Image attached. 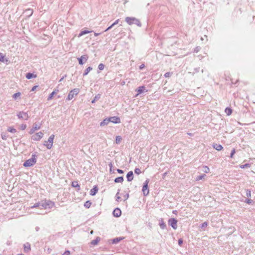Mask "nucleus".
I'll use <instances>...</instances> for the list:
<instances>
[{
	"instance_id": "nucleus-1",
	"label": "nucleus",
	"mask_w": 255,
	"mask_h": 255,
	"mask_svg": "<svg viewBox=\"0 0 255 255\" xmlns=\"http://www.w3.org/2000/svg\"><path fill=\"white\" fill-rule=\"evenodd\" d=\"M54 206V203L50 201L43 200L35 204L31 208L39 207L41 209H47L51 208Z\"/></svg>"
},
{
	"instance_id": "nucleus-2",
	"label": "nucleus",
	"mask_w": 255,
	"mask_h": 255,
	"mask_svg": "<svg viewBox=\"0 0 255 255\" xmlns=\"http://www.w3.org/2000/svg\"><path fill=\"white\" fill-rule=\"evenodd\" d=\"M125 21L129 24H136L138 26H141V24L139 20L135 17H127L125 18Z\"/></svg>"
},
{
	"instance_id": "nucleus-3",
	"label": "nucleus",
	"mask_w": 255,
	"mask_h": 255,
	"mask_svg": "<svg viewBox=\"0 0 255 255\" xmlns=\"http://www.w3.org/2000/svg\"><path fill=\"white\" fill-rule=\"evenodd\" d=\"M36 162V158L34 155H32V157L27 160L23 164L25 167H30L33 166Z\"/></svg>"
},
{
	"instance_id": "nucleus-4",
	"label": "nucleus",
	"mask_w": 255,
	"mask_h": 255,
	"mask_svg": "<svg viewBox=\"0 0 255 255\" xmlns=\"http://www.w3.org/2000/svg\"><path fill=\"white\" fill-rule=\"evenodd\" d=\"M54 138V135H51L47 141H45L44 145H45L47 149H51L53 146V140Z\"/></svg>"
},
{
	"instance_id": "nucleus-5",
	"label": "nucleus",
	"mask_w": 255,
	"mask_h": 255,
	"mask_svg": "<svg viewBox=\"0 0 255 255\" xmlns=\"http://www.w3.org/2000/svg\"><path fill=\"white\" fill-rule=\"evenodd\" d=\"M79 92V89L78 88L74 89L71 90L68 96L67 100H72L76 95H77Z\"/></svg>"
},
{
	"instance_id": "nucleus-6",
	"label": "nucleus",
	"mask_w": 255,
	"mask_h": 255,
	"mask_svg": "<svg viewBox=\"0 0 255 255\" xmlns=\"http://www.w3.org/2000/svg\"><path fill=\"white\" fill-rule=\"evenodd\" d=\"M17 116L18 119L23 120H27L29 118L28 114L27 112H19L17 114Z\"/></svg>"
},
{
	"instance_id": "nucleus-7",
	"label": "nucleus",
	"mask_w": 255,
	"mask_h": 255,
	"mask_svg": "<svg viewBox=\"0 0 255 255\" xmlns=\"http://www.w3.org/2000/svg\"><path fill=\"white\" fill-rule=\"evenodd\" d=\"M149 180H146L144 183V185L142 187V192L144 196H146L149 193V190L148 189V183Z\"/></svg>"
},
{
	"instance_id": "nucleus-8",
	"label": "nucleus",
	"mask_w": 255,
	"mask_h": 255,
	"mask_svg": "<svg viewBox=\"0 0 255 255\" xmlns=\"http://www.w3.org/2000/svg\"><path fill=\"white\" fill-rule=\"evenodd\" d=\"M43 136V133L42 132H39L31 136V139L33 140H39Z\"/></svg>"
},
{
	"instance_id": "nucleus-9",
	"label": "nucleus",
	"mask_w": 255,
	"mask_h": 255,
	"mask_svg": "<svg viewBox=\"0 0 255 255\" xmlns=\"http://www.w3.org/2000/svg\"><path fill=\"white\" fill-rule=\"evenodd\" d=\"M40 128V126L38 125L36 123L33 124L32 128L30 129L29 131V133L30 134L33 133L35 130H37Z\"/></svg>"
},
{
	"instance_id": "nucleus-10",
	"label": "nucleus",
	"mask_w": 255,
	"mask_h": 255,
	"mask_svg": "<svg viewBox=\"0 0 255 255\" xmlns=\"http://www.w3.org/2000/svg\"><path fill=\"white\" fill-rule=\"evenodd\" d=\"M177 221L175 219H170L169 220V224L171 226V227L174 229H176L177 227Z\"/></svg>"
},
{
	"instance_id": "nucleus-11",
	"label": "nucleus",
	"mask_w": 255,
	"mask_h": 255,
	"mask_svg": "<svg viewBox=\"0 0 255 255\" xmlns=\"http://www.w3.org/2000/svg\"><path fill=\"white\" fill-rule=\"evenodd\" d=\"M109 119L110 120V122L113 123L119 124L121 123L120 118L117 117H112L109 118Z\"/></svg>"
},
{
	"instance_id": "nucleus-12",
	"label": "nucleus",
	"mask_w": 255,
	"mask_h": 255,
	"mask_svg": "<svg viewBox=\"0 0 255 255\" xmlns=\"http://www.w3.org/2000/svg\"><path fill=\"white\" fill-rule=\"evenodd\" d=\"M88 58V56L87 55L82 56L80 58H78L79 63L80 65H83L84 63L83 61L84 60L85 61H86Z\"/></svg>"
},
{
	"instance_id": "nucleus-13",
	"label": "nucleus",
	"mask_w": 255,
	"mask_h": 255,
	"mask_svg": "<svg viewBox=\"0 0 255 255\" xmlns=\"http://www.w3.org/2000/svg\"><path fill=\"white\" fill-rule=\"evenodd\" d=\"M113 214L115 217H119L121 215V211L117 208L114 210Z\"/></svg>"
},
{
	"instance_id": "nucleus-14",
	"label": "nucleus",
	"mask_w": 255,
	"mask_h": 255,
	"mask_svg": "<svg viewBox=\"0 0 255 255\" xmlns=\"http://www.w3.org/2000/svg\"><path fill=\"white\" fill-rule=\"evenodd\" d=\"M133 172L132 171H129L127 175V180L128 181H131L133 179Z\"/></svg>"
},
{
	"instance_id": "nucleus-15",
	"label": "nucleus",
	"mask_w": 255,
	"mask_h": 255,
	"mask_svg": "<svg viewBox=\"0 0 255 255\" xmlns=\"http://www.w3.org/2000/svg\"><path fill=\"white\" fill-rule=\"evenodd\" d=\"M110 122V120L109 119V118L105 119V120H103V122H102L100 123V126L103 127L106 125H107Z\"/></svg>"
},
{
	"instance_id": "nucleus-16",
	"label": "nucleus",
	"mask_w": 255,
	"mask_h": 255,
	"mask_svg": "<svg viewBox=\"0 0 255 255\" xmlns=\"http://www.w3.org/2000/svg\"><path fill=\"white\" fill-rule=\"evenodd\" d=\"M145 90V87L144 86H141L138 87V88L137 89V94L135 95V97H137L138 95L141 94L143 93V92Z\"/></svg>"
},
{
	"instance_id": "nucleus-17",
	"label": "nucleus",
	"mask_w": 255,
	"mask_h": 255,
	"mask_svg": "<svg viewBox=\"0 0 255 255\" xmlns=\"http://www.w3.org/2000/svg\"><path fill=\"white\" fill-rule=\"evenodd\" d=\"M30 250V245L29 243H27L24 244V251L25 252H28Z\"/></svg>"
},
{
	"instance_id": "nucleus-18",
	"label": "nucleus",
	"mask_w": 255,
	"mask_h": 255,
	"mask_svg": "<svg viewBox=\"0 0 255 255\" xmlns=\"http://www.w3.org/2000/svg\"><path fill=\"white\" fill-rule=\"evenodd\" d=\"M24 13L28 16H31L33 13V10L31 9H27L25 10Z\"/></svg>"
},
{
	"instance_id": "nucleus-19",
	"label": "nucleus",
	"mask_w": 255,
	"mask_h": 255,
	"mask_svg": "<svg viewBox=\"0 0 255 255\" xmlns=\"http://www.w3.org/2000/svg\"><path fill=\"white\" fill-rule=\"evenodd\" d=\"M123 181L124 178L122 176L117 177L115 179V182L116 183H122Z\"/></svg>"
},
{
	"instance_id": "nucleus-20",
	"label": "nucleus",
	"mask_w": 255,
	"mask_h": 255,
	"mask_svg": "<svg viewBox=\"0 0 255 255\" xmlns=\"http://www.w3.org/2000/svg\"><path fill=\"white\" fill-rule=\"evenodd\" d=\"M20 96L21 93L20 92H17L12 95V98L16 100L17 99L20 98Z\"/></svg>"
},
{
	"instance_id": "nucleus-21",
	"label": "nucleus",
	"mask_w": 255,
	"mask_h": 255,
	"mask_svg": "<svg viewBox=\"0 0 255 255\" xmlns=\"http://www.w3.org/2000/svg\"><path fill=\"white\" fill-rule=\"evenodd\" d=\"M33 77L34 78L36 77V75H34L33 74H32L31 73H28L26 75V78L27 79H30L32 78Z\"/></svg>"
},
{
	"instance_id": "nucleus-22",
	"label": "nucleus",
	"mask_w": 255,
	"mask_h": 255,
	"mask_svg": "<svg viewBox=\"0 0 255 255\" xmlns=\"http://www.w3.org/2000/svg\"><path fill=\"white\" fill-rule=\"evenodd\" d=\"M214 148L218 151L221 150L223 149V147L221 145L217 144L214 145Z\"/></svg>"
},
{
	"instance_id": "nucleus-23",
	"label": "nucleus",
	"mask_w": 255,
	"mask_h": 255,
	"mask_svg": "<svg viewBox=\"0 0 255 255\" xmlns=\"http://www.w3.org/2000/svg\"><path fill=\"white\" fill-rule=\"evenodd\" d=\"M101 98V95L97 94L96 95L94 98V99L92 101V103H94L96 101L99 100Z\"/></svg>"
},
{
	"instance_id": "nucleus-24",
	"label": "nucleus",
	"mask_w": 255,
	"mask_h": 255,
	"mask_svg": "<svg viewBox=\"0 0 255 255\" xmlns=\"http://www.w3.org/2000/svg\"><path fill=\"white\" fill-rule=\"evenodd\" d=\"M72 186L74 187H77L78 188L77 189L78 190H79L80 189V185L78 184L77 182H76V181L73 182L72 183Z\"/></svg>"
},
{
	"instance_id": "nucleus-25",
	"label": "nucleus",
	"mask_w": 255,
	"mask_h": 255,
	"mask_svg": "<svg viewBox=\"0 0 255 255\" xmlns=\"http://www.w3.org/2000/svg\"><path fill=\"white\" fill-rule=\"evenodd\" d=\"M98 189L96 187H94V188L92 189L90 191V194L91 195H94L96 194V193L97 192Z\"/></svg>"
},
{
	"instance_id": "nucleus-26",
	"label": "nucleus",
	"mask_w": 255,
	"mask_h": 255,
	"mask_svg": "<svg viewBox=\"0 0 255 255\" xmlns=\"http://www.w3.org/2000/svg\"><path fill=\"white\" fill-rule=\"evenodd\" d=\"M119 21V19H117V20H116L114 23H113L110 26H109L107 29L105 30V31H107L111 29L115 25L118 24Z\"/></svg>"
},
{
	"instance_id": "nucleus-27",
	"label": "nucleus",
	"mask_w": 255,
	"mask_h": 255,
	"mask_svg": "<svg viewBox=\"0 0 255 255\" xmlns=\"http://www.w3.org/2000/svg\"><path fill=\"white\" fill-rule=\"evenodd\" d=\"M91 31H88V30H83V31H82L78 35V37H80L82 36H83V35H85L86 34H88V33H89Z\"/></svg>"
},
{
	"instance_id": "nucleus-28",
	"label": "nucleus",
	"mask_w": 255,
	"mask_h": 255,
	"mask_svg": "<svg viewBox=\"0 0 255 255\" xmlns=\"http://www.w3.org/2000/svg\"><path fill=\"white\" fill-rule=\"evenodd\" d=\"M92 70V68L91 67H88L85 70L83 74L84 76L87 75L89 72Z\"/></svg>"
},
{
	"instance_id": "nucleus-29",
	"label": "nucleus",
	"mask_w": 255,
	"mask_h": 255,
	"mask_svg": "<svg viewBox=\"0 0 255 255\" xmlns=\"http://www.w3.org/2000/svg\"><path fill=\"white\" fill-rule=\"evenodd\" d=\"M225 113H226V114L228 115V116H229L232 113V110L231 109L229 108H227L226 109H225Z\"/></svg>"
},
{
	"instance_id": "nucleus-30",
	"label": "nucleus",
	"mask_w": 255,
	"mask_h": 255,
	"mask_svg": "<svg viewBox=\"0 0 255 255\" xmlns=\"http://www.w3.org/2000/svg\"><path fill=\"white\" fill-rule=\"evenodd\" d=\"M5 61H7V60L5 59V56L2 53H0V61L4 62Z\"/></svg>"
},
{
	"instance_id": "nucleus-31",
	"label": "nucleus",
	"mask_w": 255,
	"mask_h": 255,
	"mask_svg": "<svg viewBox=\"0 0 255 255\" xmlns=\"http://www.w3.org/2000/svg\"><path fill=\"white\" fill-rule=\"evenodd\" d=\"M58 91V90H55L53 92H52L49 96V97H48V99L47 100L49 101V100H50L52 99L53 96L54 95V94L56 93V91Z\"/></svg>"
},
{
	"instance_id": "nucleus-32",
	"label": "nucleus",
	"mask_w": 255,
	"mask_h": 255,
	"mask_svg": "<svg viewBox=\"0 0 255 255\" xmlns=\"http://www.w3.org/2000/svg\"><path fill=\"white\" fill-rule=\"evenodd\" d=\"M202 171L205 173H208L210 171V169L208 166H204L203 167Z\"/></svg>"
},
{
	"instance_id": "nucleus-33",
	"label": "nucleus",
	"mask_w": 255,
	"mask_h": 255,
	"mask_svg": "<svg viewBox=\"0 0 255 255\" xmlns=\"http://www.w3.org/2000/svg\"><path fill=\"white\" fill-rule=\"evenodd\" d=\"M7 130L9 131V132H12V133H15L16 132V129L12 128V127H9L8 128H7Z\"/></svg>"
},
{
	"instance_id": "nucleus-34",
	"label": "nucleus",
	"mask_w": 255,
	"mask_h": 255,
	"mask_svg": "<svg viewBox=\"0 0 255 255\" xmlns=\"http://www.w3.org/2000/svg\"><path fill=\"white\" fill-rule=\"evenodd\" d=\"M122 140V137L120 136H117L116 137V142L117 144H119L121 142Z\"/></svg>"
},
{
	"instance_id": "nucleus-35",
	"label": "nucleus",
	"mask_w": 255,
	"mask_h": 255,
	"mask_svg": "<svg viewBox=\"0 0 255 255\" xmlns=\"http://www.w3.org/2000/svg\"><path fill=\"white\" fill-rule=\"evenodd\" d=\"M159 226L162 229H164L166 227L165 224L162 221L160 222Z\"/></svg>"
},
{
	"instance_id": "nucleus-36",
	"label": "nucleus",
	"mask_w": 255,
	"mask_h": 255,
	"mask_svg": "<svg viewBox=\"0 0 255 255\" xmlns=\"http://www.w3.org/2000/svg\"><path fill=\"white\" fill-rule=\"evenodd\" d=\"M208 226V224L207 222H204L203 223V224H202L200 228L203 229V230H204Z\"/></svg>"
},
{
	"instance_id": "nucleus-37",
	"label": "nucleus",
	"mask_w": 255,
	"mask_h": 255,
	"mask_svg": "<svg viewBox=\"0 0 255 255\" xmlns=\"http://www.w3.org/2000/svg\"><path fill=\"white\" fill-rule=\"evenodd\" d=\"M206 176V175L205 174H202L201 175H200L199 176H198L197 178H196V180H202Z\"/></svg>"
},
{
	"instance_id": "nucleus-38",
	"label": "nucleus",
	"mask_w": 255,
	"mask_h": 255,
	"mask_svg": "<svg viewBox=\"0 0 255 255\" xmlns=\"http://www.w3.org/2000/svg\"><path fill=\"white\" fill-rule=\"evenodd\" d=\"M250 167V165L248 163L240 165V167L241 168H248Z\"/></svg>"
},
{
	"instance_id": "nucleus-39",
	"label": "nucleus",
	"mask_w": 255,
	"mask_h": 255,
	"mask_svg": "<svg viewBox=\"0 0 255 255\" xmlns=\"http://www.w3.org/2000/svg\"><path fill=\"white\" fill-rule=\"evenodd\" d=\"M91 203L90 201H87L85 204L84 206L87 208H89L91 206Z\"/></svg>"
},
{
	"instance_id": "nucleus-40",
	"label": "nucleus",
	"mask_w": 255,
	"mask_h": 255,
	"mask_svg": "<svg viewBox=\"0 0 255 255\" xmlns=\"http://www.w3.org/2000/svg\"><path fill=\"white\" fill-rule=\"evenodd\" d=\"M104 67H105L104 65L103 64H102V63H101V64H100L99 65L98 68H99V70H102L104 69Z\"/></svg>"
},
{
	"instance_id": "nucleus-41",
	"label": "nucleus",
	"mask_w": 255,
	"mask_h": 255,
	"mask_svg": "<svg viewBox=\"0 0 255 255\" xmlns=\"http://www.w3.org/2000/svg\"><path fill=\"white\" fill-rule=\"evenodd\" d=\"M99 240H93V241L91 242V245H94V246L96 245L99 243Z\"/></svg>"
},
{
	"instance_id": "nucleus-42",
	"label": "nucleus",
	"mask_w": 255,
	"mask_h": 255,
	"mask_svg": "<svg viewBox=\"0 0 255 255\" xmlns=\"http://www.w3.org/2000/svg\"><path fill=\"white\" fill-rule=\"evenodd\" d=\"M1 138L3 140H6L7 138V136L6 135V134L4 133H2L1 134Z\"/></svg>"
},
{
	"instance_id": "nucleus-43",
	"label": "nucleus",
	"mask_w": 255,
	"mask_h": 255,
	"mask_svg": "<svg viewBox=\"0 0 255 255\" xmlns=\"http://www.w3.org/2000/svg\"><path fill=\"white\" fill-rule=\"evenodd\" d=\"M172 75V73H170V72H167L165 74H164V76L166 77V78H169V77L171 76V75Z\"/></svg>"
},
{
	"instance_id": "nucleus-44",
	"label": "nucleus",
	"mask_w": 255,
	"mask_h": 255,
	"mask_svg": "<svg viewBox=\"0 0 255 255\" xmlns=\"http://www.w3.org/2000/svg\"><path fill=\"white\" fill-rule=\"evenodd\" d=\"M135 173L139 174L141 173L140 170L139 168H135L134 170Z\"/></svg>"
},
{
	"instance_id": "nucleus-45",
	"label": "nucleus",
	"mask_w": 255,
	"mask_h": 255,
	"mask_svg": "<svg viewBox=\"0 0 255 255\" xmlns=\"http://www.w3.org/2000/svg\"><path fill=\"white\" fill-rule=\"evenodd\" d=\"M26 128V125H24V124H22L21 125H20V129L21 130H24Z\"/></svg>"
},
{
	"instance_id": "nucleus-46",
	"label": "nucleus",
	"mask_w": 255,
	"mask_h": 255,
	"mask_svg": "<svg viewBox=\"0 0 255 255\" xmlns=\"http://www.w3.org/2000/svg\"><path fill=\"white\" fill-rule=\"evenodd\" d=\"M236 152V150H235V149H233L231 152V155H230V157L231 158H233V156L234 155V154Z\"/></svg>"
},
{
	"instance_id": "nucleus-47",
	"label": "nucleus",
	"mask_w": 255,
	"mask_h": 255,
	"mask_svg": "<svg viewBox=\"0 0 255 255\" xmlns=\"http://www.w3.org/2000/svg\"><path fill=\"white\" fill-rule=\"evenodd\" d=\"M246 195H247V196H248L249 197L251 196V192L250 190H247Z\"/></svg>"
},
{
	"instance_id": "nucleus-48",
	"label": "nucleus",
	"mask_w": 255,
	"mask_h": 255,
	"mask_svg": "<svg viewBox=\"0 0 255 255\" xmlns=\"http://www.w3.org/2000/svg\"><path fill=\"white\" fill-rule=\"evenodd\" d=\"M245 202L248 204H250L252 203L253 200L251 199H246Z\"/></svg>"
},
{
	"instance_id": "nucleus-49",
	"label": "nucleus",
	"mask_w": 255,
	"mask_h": 255,
	"mask_svg": "<svg viewBox=\"0 0 255 255\" xmlns=\"http://www.w3.org/2000/svg\"><path fill=\"white\" fill-rule=\"evenodd\" d=\"M120 240H112V244H118Z\"/></svg>"
},
{
	"instance_id": "nucleus-50",
	"label": "nucleus",
	"mask_w": 255,
	"mask_h": 255,
	"mask_svg": "<svg viewBox=\"0 0 255 255\" xmlns=\"http://www.w3.org/2000/svg\"><path fill=\"white\" fill-rule=\"evenodd\" d=\"M70 252L69 251H66L62 255H70Z\"/></svg>"
},
{
	"instance_id": "nucleus-51",
	"label": "nucleus",
	"mask_w": 255,
	"mask_h": 255,
	"mask_svg": "<svg viewBox=\"0 0 255 255\" xmlns=\"http://www.w3.org/2000/svg\"><path fill=\"white\" fill-rule=\"evenodd\" d=\"M117 171H118V172L119 173H120V174H122V173H124V171H123L122 170L120 169H117Z\"/></svg>"
},
{
	"instance_id": "nucleus-52",
	"label": "nucleus",
	"mask_w": 255,
	"mask_h": 255,
	"mask_svg": "<svg viewBox=\"0 0 255 255\" xmlns=\"http://www.w3.org/2000/svg\"><path fill=\"white\" fill-rule=\"evenodd\" d=\"M118 194H119V192H118V193H117V195H116V196H117L116 200H117V201H119V200L121 199V197H120V196H118Z\"/></svg>"
},
{
	"instance_id": "nucleus-53",
	"label": "nucleus",
	"mask_w": 255,
	"mask_h": 255,
	"mask_svg": "<svg viewBox=\"0 0 255 255\" xmlns=\"http://www.w3.org/2000/svg\"><path fill=\"white\" fill-rule=\"evenodd\" d=\"M128 194H126L125 196H124V198H125V200H126L128 199Z\"/></svg>"
},
{
	"instance_id": "nucleus-54",
	"label": "nucleus",
	"mask_w": 255,
	"mask_h": 255,
	"mask_svg": "<svg viewBox=\"0 0 255 255\" xmlns=\"http://www.w3.org/2000/svg\"><path fill=\"white\" fill-rule=\"evenodd\" d=\"M178 245L179 246H181V245L183 244V240H178Z\"/></svg>"
},
{
	"instance_id": "nucleus-55",
	"label": "nucleus",
	"mask_w": 255,
	"mask_h": 255,
	"mask_svg": "<svg viewBox=\"0 0 255 255\" xmlns=\"http://www.w3.org/2000/svg\"><path fill=\"white\" fill-rule=\"evenodd\" d=\"M144 67V65L143 64H141L140 66H139V69H143V68Z\"/></svg>"
},
{
	"instance_id": "nucleus-56",
	"label": "nucleus",
	"mask_w": 255,
	"mask_h": 255,
	"mask_svg": "<svg viewBox=\"0 0 255 255\" xmlns=\"http://www.w3.org/2000/svg\"><path fill=\"white\" fill-rule=\"evenodd\" d=\"M37 87V86H34V87H33V88H32V89H31V91H34V90L36 89V88Z\"/></svg>"
},
{
	"instance_id": "nucleus-57",
	"label": "nucleus",
	"mask_w": 255,
	"mask_h": 255,
	"mask_svg": "<svg viewBox=\"0 0 255 255\" xmlns=\"http://www.w3.org/2000/svg\"><path fill=\"white\" fill-rule=\"evenodd\" d=\"M198 51H199V48H198V47H196V48L195 49V51H196V52H197Z\"/></svg>"
},
{
	"instance_id": "nucleus-58",
	"label": "nucleus",
	"mask_w": 255,
	"mask_h": 255,
	"mask_svg": "<svg viewBox=\"0 0 255 255\" xmlns=\"http://www.w3.org/2000/svg\"><path fill=\"white\" fill-rule=\"evenodd\" d=\"M99 34H100V33H96V32H95V33H94V35H95V36H96L99 35Z\"/></svg>"
},
{
	"instance_id": "nucleus-59",
	"label": "nucleus",
	"mask_w": 255,
	"mask_h": 255,
	"mask_svg": "<svg viewBox=\"0 0 255 255\" xmlns=\"http://www.w3.org/2000/svg\"><path fill=\"white\" fill-rule=\"evenodd\" d=\"M109 166L111 168H112V163H110L109 164Z\"/></svg>"
},
{
	"instance_id": "nucleus-60",
	"label": "nucleus",
	"mask_w": 255,
	"mask_h": 255,
	"mask_svg": "<svg viewBox=\"0 0 255 255\" xmlns=\"http://www.w3.org/2000/svg\"><path fill=\"white\" fill-rule=\"evenodd\" d=\"M116 239L118 240V239H123V238H116Z\"/></svg>"
},
{
	"instance_id": "nucleus-61",
	"label": "nucleus",
	"mask_w": 255,
	"mask_h": 255,
	"mask_svg": "<svg viewBox=\"0 0 255 255\" xmlns=\"http://www.w3.org/2000/svg\"><path fill=\"white\" fill-rule=\"evenodd\" d=\"M17 255H24L23 254H18Z\"/></svg>"
},
{
	"instance_id": "nucleus-62",
	"label": "nucleus",
	"mask_w": 255,
	"mask_h": 255,
	"mask_svg": "<svg viewBox=\"0 0 255 255\" xmlns=\"http://www.w3.org/2000/svg\"><path fill=\"white\" fill-rule=\"evenodd\" d=\"M62 79H63V78H61V79L60 80V81H62Z\"/></svg>"
},
{
	"instance_id": "nucleus-63",
	"label": "nucleus",
	"mask_w": 255,
	"mask_h": 255,
	"mask_svg": "<svg viewBox=\"0 0 255 255\" xmlns=\"http://www.w3.org/2000/svg\"><path fill=\"white\" fill-rule=\"evenodd\" d=\"M201 39L202 40H203V38L202 37V38H201Z\"/></svg>"
},
{
	"instance_id": "nucleus-64",
	"label": "nucleus",
	"mask_w": 255,
	"mask_h": 255,
	"mask_svg": "<svg viewBox=\"0 0 255 255\" xmlns=\"http://www.w3.org/2000/svg\"><path fill=\"white\" fill-rule=\"evenodd\" d=\"M93 231H92L91 232V234H92V233H93Z\"/></svg>"
}]
</instances>
